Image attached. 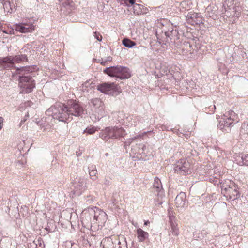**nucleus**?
<instances>
[{
  "label": "nucleus",
  "mask_w": 248,
  "mask_h": 248,
  "mask_svg": "<svg viewBox=\"0 0 248 248\" xmlns=\"http://www.w3.org/2000/svg\"><path fill=\"white\" fill-rule=\"evenodd\" d=\"M18 75L19 86L20 93H31L35 87V80L32 78V69L31 67H22L17 68Z\"/></svg>",
  "instance_id": "nucleus-1"
},
{
  "label": "nucleus",
  "mask_w": 248,
  "mask_h": 248,
  "mask_svg": "<svg viewBox=\"0 0 248 248\" xmlns=\"http://www.w3.org/2000/svg\"><path fill=\"white\" fill-rule=\"evenodd\" d=\"M66 105L58 103L52 106L46 111V114L62 122L70 121Z\"/></svg>",
  "instance_id": "nucleus-2"
},
{
  "label": "nucleus",
  "mask_w": 248,
  "mask_h": 248,
  "mask_svg": "<svg viewBox=\"0 0 248 248\" xmlns=\"http://www.w3.org/2000/svg\"><path fill=\"white\" fill-rule=\"evenodd\" d=\"M126 134L125 130L122 127L109 126L106 127L99 133V137L104 141L109 140H119Z\"/></svg>",
  "instance_id": "nucleus-3"
},
{
  "label": "nucleus",
  "mask_w": 248,
  "mask_h": 248,
  "mask_svg": "<svg viewBox=\"0 0 248 248\" xmlns=\"http://www.w3.org/2000/svg\"><path fill=\"white\" fill-rule=\"evenodd\" d=\"M103 72L110 77H115L120 79H127L131 77L129 68L125 66H110L106 68Z\"/></svg>",
  "instance_id": "nucleus-4"
},
{
  "label": "nucleus",
  "mask_w": 248,
  "mask_h": 248,
  "mask_svg": "<svg viewBox=\"0 0 248 248\" xmlns=\"http://www.w3.org/2000/svg\"><path fill=\"white\" fill-rule=\"evenodd\" d=\"M237 115L232 110L226 112L222 117L219 122L218 127L220 130H226L225 128H229L233 126L234 123L238 122Z\"/></svg>",
  "instance_id": "nucleus-5"
},
{
  "label": "nucleus",
  "mask_w": 248,
  "mask_h": 248,
  "mask_svg": "<svg viewBox=\"0 0 248 248\" xmlns=\"http://www.w3.org/2000/svg\"><path fill=\"white\" fill-rule=\"evenodd\" d=\"M66 106L68 109L70 121L73 119V116H82L84 110L83 107L79 102L72 100L67 102Z\"/></svg>",
  "instance_id": "nucleus-6"
},
{
  "label": "nucleus",
  "mask_w": 248,
  "mask_h": 248,
  "mask_svg": "<svg viewBox=\"0 0 248 248\" xmlns=\"http://www.w3.org/2000/svg\"><path fill=\"white\" fill-rule=\"evenodd\" d=\"M89 214L93 215V222L98 223V225H104L108 219V216L106 213L98 207H93L89 208Z\"/></svg>",
  "instance_id": "nucleus-7"
},
{
  "label": "nucleus",
  "mask_w": 248,
  "mask_h": 248,
  "mask_svg": "<svg viewBox=\"0 0 248 248\" xmlns=\"http://www.w3.org/2000/svg\"><path fill=\"white\" fill-rule=\"evenodd\" d=\"M162 32L165 36L164 37L162 35V38L164 39L163 41L166 43H170L173 41L174 42L179 38L177 28L176 27H174L172 25H170L168 30L163 29Z\"/></svg>",
  "instance_id": "nucleus-8"
},
{
  "label": "nucleus",
  "mask_w": 248,
  "mask_h": 248,
  "mask_svg": "<svg viewBox=\"0 0 248 248\" xmlns=\"http://www.w3.org/2000/svg\"><path fill=\"white\" fill-rule=\"evenodd\" d=\"M33 23V19H25L22 22L16 24L15 25V29L21 33L32 32L35 29Z\"/></svg>",
  "instance_id": "nucleus-9"
},
{
  "label": "nucleus",
  "mask_w": 248,
  "mask_h": 248,
  "mask_svg": "<svg viewBox=\"0 0 248 248\" xmlns=\"http://www.w3.org/2000/svg\"><path fill=\"white\" fill-rule=\"evenodd\" d=\"M221 193L231 201H234L240 197V194L236 186L233 184L232 186L223 185L221 186Z\"/></svg>",
  "instance_id": "nucleus-10"
},
{
  "label": "nucleus",
  "mask_w": 248,
  "mask_h": 248,
  "mask_svg": "<svg viewBox=\"0 0 248 248\" xmlns=\"http://www.w3.org/2000/svg\"><path fill=\"white\" fill-rule=\"evenodd\" d=\"M190 167L191 165L188 161L185 159H182L174 164L173 169L175 172L182 175H186L191 172Z\"/></svg>",
  "instance_id": "nucleus-11"
},
{
  "label": "nucleus",
  "mask_w": 248,
  "mask_h": 248,
  "mask_svg": "<svg viewBox=\"0 0 248 248\" xmlns=\"http://www.w3.org/2000/svg\"><path fill=\"white\" fill-rule=\"evenodd\" d=\"M154 192L158 197V201L155 202V205H161L164 202L162 199L164 197V191L160 180L158 177L154 179V182L152 186Z\"/></svg>",
  "instance_id": "nucleus-12"
},
{
  "label": "nucleus",
  "mask_w": 248,
  "mask_h": 248,
  "mask_svg": "<svg viewBox=\"0 0 248 248\" xmlns=\"http://www.w3.org/2000/svg\"><path fill=\"white\" fill-rule=\"evenodd\" d=\"M186 19L187 23L191 25L203 24V17L200 13L190 12L186 16Z\"/></svg>",
  "instance_id": "nucleus-13"
},
{
  "label": "nucleus",
  "mask_w": 248,
  "mask_h": 248,
  "mask_svg": "<svg viewBox=\"0 0 248 248\" xmlns=\"http://www.w3.org/2000/svg\"><path fill=\"white\" fill-rule=\"evenodd\" d=\"M73 194L76 196L80 195L86 188V181L83 178H78L73 184Z\"/></svg>",
  "instance_id": "nucleus-14"
},
{
  "label": "nucleus",
  "mask_w": 248,
  "mask_h": 248,
  "mask_svg": "<svg viewBox=\"0 0 248 248\" xmlns=\"http://www.w3.org/2000/svg\"><path fill=\"white\" fill-rule=\"evenodd\" d=\"M117 86L114 83L105 82L97 86V89L105 94H110L112 91L116 90Z\"/></svg>",
  "instance_id": "nucleus-15"
},
{
  "label": "nucleus",
  "mask_w": 248,
  "mask_h": 248,
  "mask_svg": "<svg viewBox=\"0 0 248 248\" xmlns=\"http://www.w3.org/2000/svg\"><path fill=\"white\" fill-rule=\"evenodd\" d=\"M205 232L196 231L193 233V239L191 241L192 245L195 247H201L202 244V240L204 237Z\"/></svg>",
  "instance_id": "nucleus-16"
},
{
  "label": "nucleus",
  "mask_w": 248,
  "mask_h": 248,
  "mask_svg": "<svg viewBox=\"0 0 248 248\" xmlns=\"http://www.w3.org/2000/svg\"><path fill=\"white\" fill-rule=\"evenodd\" d=\"M175 205L177 208L181 210L185 205L186 202V195L184 192H180L176 196L175 200Z\"/></svg>",
  "instance_id": "nucleus-17"
},
{
  "label": "nucleus",
  "mask_w": 248,
  "mask_h": 248,
  "mask_svg": "<svg viewBox=\"0 0 248 248\" xmlns=\"http://www.w3.org/2000/svg\"><path fill=\"white\" fill-rule=\"evenodd\" d=\"M11 59V62H8V67H12L14 66V63H20L22 62L27 61V57L25 55H18L15 57H8Z\"/></svg>",
  "instance_id": "nucleus-18"
},
{
  "label": "nucleus",
  "mask_w": 248,
  "mask_h": 248,
  "mask_svg": "<svg viewBox=\"0 0 248 248\" xmlns=\"http://www.w3.org/2000/svg\"><path fill=\"white\" fill-rule=\"evenodd\" d=\"M105 115V112L103 107L100 106L98 107L95 108L94 113L92 115V116H94L95 120L99 121Z\"/></svg>",
  "instance_id": "nucleus-19"
},
{
  "label": "nucleus",
  "mask_w": 248,
  "mask_h": 248,
  "mask_svg": "<svg viewBox=\"0 0 248 248\" xmlns=\"http://www.w3.org/2000/svg\"><path fill=\"white\" fill-rule=\"evenodd\" d=\"M88 170L90 178L93 180H96L98 177L96 166L94 164H90L88 167Z\"/></svg>",
  "instance_id": "nucleus-20"
},
{
  "label": "nucleus",
  "mask_w": 248,
  "mask_h": 248,
  "mask_svg": "<svg viewBox=\"0 0 248 248\" xmlns=\"http://www.w3.org/2000/svg\"><path fill=\"white\" fill-rule=\"evenodd\" d=\"M238 165L248 166V154H241L236 159Z\"/></svg>",
  "instance_id": "nucleus-21"
},
{
  "label": "nucleus",
  "mask_w": 248,
  "mask_h": 248,
  "mask_svg": "<svg viewBox=\"0 0 248 248\" xmlns=\"http://www.w3.org/2000/svg\"><path fill=\"white\" fill-rule=\"evenodd\" d=\"M170 223L171 226V231L172 234L174 235H178L179 234V230L177 225L175 222V217L174 216H170Z\"/></svg>",
  "instance_id": "nucleus-22"
},
{
  "label": "nucleus",
  "mask_w": 248,
  "mask_h": 248,
  "mask_svg": "<svg viewBox=\"0 0 248 248\" xmlns=\"http://www.w3.org/2000/svg\"><path fill=\"white\" fill-rule=\"evenodd\" d=\"M101 246L102 248H113V242L111 237H107L104 238L101 242Z\"/></svg>",
  "instance_id": "nucleus-23"
},
{
  "label": "nucleus",
  "mask_w": 248,
  "mask_h": 248,
  "mask_svg": "<svg viewBox=\"0 0 248 248\" xmlns=\"http://www.w3.org/2000/svg\"><path fill=\"white\" fill-rule=\"evenodd\" d=\"M137 233L138 239L140 242L144 241L149 236L148 233L140 228L137 230Z\"/></svg>",
  "instance_id": "nucleus-24"
},
{
  "label": "nucleus",
  "mask_w": 248,
  "mask_h": 248,
  "mask_svg": "<svg viewBox=\"0 0 248 248\" xmlns=\"http://www.w3.org/2000/svg\"><path fill=\"white\" fill-rule=\"evenodd\" d=\"M146 134V132H144L142 133L141 134H139L136 136H134L133 138H129L126 140V141L124 142V145L126 146H129L131 143L136 139H139V138H141L144 135Z\"/></svg>",
  "instance_id": "nucleus-25"
},
{
  "label": "nucleus",
  "mask_w": 248,
  "mask_h": 248,
  "mask_svg": "<svg viewBox=\"0 0 248 248\" xmlns=\"http://www.w3.org/2000/svg\"><path fill=\"white\" fill-rule=\"evenodd\" d=\"M123 45L126 47L132 48L136 45V43L127 38H124L123 40Z\"/></svg>",
  "instance_id": "nucleus-26"
},
{
  "label": "nucleus",
  "mask_w": 248,
  "mask_h": 248,
  "mask_svg": "<svg viewBox=\"0 0 248 248\" xmlns=\"http://www.w3.org/2000/svg\"><path fill=\"white\" fill-rule=\"evenodd\" d=\"M97 131V128L95 127L88 126L83 131V133L88 134H93Z\"/></svg>",
  "instance_id": "nucleus-27"
},
{
  "label": "nucleus",
  "mask_w": 248,
  "mask_h": 248,
  "mask_svg": "<svg viewBox=\"0 0 248 248\" xmlns=\"http://www.w3.org/2000/svg\"><path fill=\"white\" fill-rule=\"evenodd\" d=\"M141 5L139 4H134L133 5L134 13L137 15H139L141 13Z\"/></svg>",
  "instance_id": "nucleus-28"
},
{
  "label": "nucleus",
  "mask_w": 248,
  "mask_h": 248,
  "mask_svg": "<svg viewBox=\"0 0 248 248\" xmlns=\"http://www.w3.org/2000/svg\"><path fill=\"white\" fill-rule=\"evenodd\" d=\"M11 59H10L8 57L4 58L0 57V62L3 63L4 64V66L8 67V62H11Z\"/></svg>",
  "instance_id": "nucleus-29"
},
{
  "label": "nucleus",
  "mask_w": 248,
  "mask_h": 248,
  "mask_svg": "<svg viewBox=\"0 0 248 248\" xmlns=\"http://www.w3.org/2000/svg\"><path fill=\"white\" fill-rule=\"evenodd\" d=\"M61 4L64 7H66L70 5L71 0H59Z\"/></svg>",
  "instance_id": "nucleus-30"
},
{
  "label": "nucleus",
  "mask_w": 248,
  "mask_h": 248,
  "mask_svg": "<svg viewBox=\"0 0 248 248\" xmlns=\"http://www.w3.org/2000/svg\"><path fill=\"white\" fill-rule=\"evenodd\" d=\"M33 244L35 245V248H36L37 245H39V246H42V243H43L42 239L41 238H39L37 240H34L33 241Z\"/></svg>",
  "instance_id": "nucleus-31"
},
{
  "label": "nucleus",
  "mask_w": 248,
  "mask_h": 248,
  "mask_svg": "<svg viewBox=\"0 0 248 248\" xmlns=\"http://www.w3.org/2000/svg\"><path fill=\"white\" fill-rule=\"evenodd\" d=\"M127 1H128L131 5H134L135 4V0H122V4H121V5H126Z\"/></svg>",
  "instance_id": "nucleus-32"
},
{
  "label": "nucleus",
  "mask_w": 248,
  "mask_h": 248,
  "mask_svg": "<svg viewBox=\"0 0 248 248\" xmlns=\"http://www.w3.org/2000/svg\"><path fill=\"white\" fill-rule=\"evenodd\" d=\"M90 85V83L89 81L85 82L84 84H82V90L83 91H85V90H87V88H88Z\"/></svg>",
  "instance_id": "nucleus-33"
},
{
  "label": "nucleus",
  "mask_w": 248,
  "mask_h": 248,
  "mask_svg": "<svg viewBox=\"0 0 248 248\" xmlns=\"http://www.w3.org/2000/svg\"><path fill=\"white\" fill-rule=\"evenodd\" d=\"M94 36L95 38L99 41H101L102 40V37L101 35H100L99 33H97L96 32L94 33Z\"/></svg>",
  "instance_id": "nucleus-34"
},
{
  "label": "nucleus",
  "mask_w": 248,
  "mask_h": 248,
  "mask_svg": "<svg viewBox=\"0 0 248 248\" xmlns=\"http://www.w3.org/2000/svg\"><path fill=\"white\" fill-rule=\"evenodd\" d=\"M14 30L13 29H10L8 31H3V32L5 33H7V34H14Z\"/></svg>",
  "instance_id": "nucleus-35"
},
{
  "label": "nucleus",
  "mask_w": 248,
  "mask_h": 248,
  "mask_svg": "<svg viewBox=\"0 0 248 248\" xmlns=\"http://www.w3.org/2000/svg\"><path fill=\"white\" fill-rule=\"evenodd\" d=\"M3 118L0 117V130L2 129L3 125Z\"/></svg>",
  "instance_id": "nucleus-36"
},
{
  "label": "nucleus",
  "mask_w": 248,
  "mask_h": 248,
  "mask_svg": "<svg viewBox=\"0 0 248 248\" xmlns=\"http://www.w3.org/2000/svg\"><path fill=\"white\" fill-rule=\"evenodd\" d=\"M110 183V182L108 180V179H105V180H104V184L106 186H108V185H109Z\"/></svg>",
  "instance_id": "nucleus-37"
},
{
  "label": "nucleus",
  "mask_w": 248,
  "mask_h": 248,
  "mask_svg": "<svg viewBox=\"0 0 248 248\" xmlns=\"http://www.w3.org/2000/svg\"><path fill=\"white\" fill-rule=\"evenodd\" d=\"M168 214H169V220L170 221V216H174L173 212L172 211H170V210H169L168 211Z\"/></svg>",
  "instance_id": "nucleus-38"
},
{
  "label": "nucleus",
  "mask_w": 248,
  "mask_h": 248,
  "mask_svg": "<svg viewBox=\"0 0 248 248\" xmlns=\"http://www.w3.org/2000/svg\"><path fill=\"white\" fill-rule=\"evenodd\" d=\"M100 60H98V62H100V63H101L102 65H105L106 63V62H107V61H106V60H105V61H102V62H100Z\"/></svg>",
  "instance_id": "nucleus-39"
},
{
  "label": "nucleus",
  "mask_w": 248,
  "mask_h": 248,
  "mask_svg": "<svg viewBox=\"0 0 248 248\" xmlns=\"http://www.w3.org/2000/svg\"><path fill=\"white\" fill-rule=\"evenodd\" d=\"M112 60V57L109 56V57H108L107 58V59L106 60L107 62V61H111Z\"/></svg>",
  "instance_id": "nucleus-40"
},
{
  "label": "nucleus",
  "mask_w": 248,
  "mask_h": 248,
  "mask_svg": "<svg viewBox=\"0 0 248 248\" xmlns=\"http://www.w3.org/2000/svg\"><path fill=\"white\" fill-rule=\"evenodd\" d=\"M93 201V198L90 199H87V202H88L89 203H90Z\"/></svg>",
  "instance_id": "nucleus-41"
},
{
  "label": "nucleus",
  "mask_w": 248,
  "mask_h": 248,
  "mask_svg": "<svg viewBox=\"0 0 248 248\" xmlns=\"http://www.w3.org/2000/svg\"><path fill=\"white\" fill-rule=\"evenodd\" d=\"M142 151L144 152L146 150V146L145 145H143L142 147Z\"/></svg>",
  "instance_id": "nucleus-42"
},
{
  "label": "nucleus",
  "mask_w": 248,
  "mask_h": 248,
  "mask_svg": "<svg viewBox=\"0 0 248 248\" xmlns=\"http://www.w3.org/2000/svg\"><path fill=\"white\" fill-rule=\"evenodd\" d=\"M149 221H145L144 222V225H148V224H149Z\"/></svg>",
  "instance_id": "nucleus-43"
},
{
  "label": "nucleus",
  "mask_w": 248,
  "mask_h": 248,
  "mask_svg": "<svg viewBox=\"0 0 248 248\" xmlns=\"http://www.w3.org/2000/svg\"><path fill=\"white\" fill-rule=\"evenodd\" d=\"M117 2L120 3V4H122V0H117Z\"/></svg>",
  "instance_id": "nucleus-44"
},
{
  "label": "nucleus",
  "mask_w": 248,
  "mask_h": 248,
  "mask_svg": "<svg viewBox=\"0 0 248 248\" xmlns=\"http://www.w3.org/2000/svg\"><path fill=\"white\" fill-rule=\"evenodd\" d=\"M213 108H214V110H212V111L213 112H214V110H215L216 109V106H215V105H214V106H213Z\"/></svg>",
  "instance_id": "nucleus-45"
},
{
  "label": "nucleus",
  "mask_w": 248,
  "mask_h": 248,
  "mask_svg": "<svg viewBox=\"0 0 248 248\" xmlns=\"http://www.w3.org/2000/svg\"><path fill=\"white\" fill-rule=\"evenodd\" d=\"M246 128L247 133L248 134V125H246Z\"/></svg>",
  "instance_id": "nucleus-46"
},
{
  "label": "nucleus",
  "mask_w": 248,
  "mask_h": 248,
  "mask_svg": "<svg viewBox=\"0 0 248 248\" xmlns=\"http://www.w3.org/2000/svg\"><path fill=\"white\" fill-rule=\"evenodd\" d=\"M76 154H77V155L78 156L80 155V154H81V153H78V152H76Z\"/></svg>",
  "instance_id": "nucleus-47"
}]
</instances>
